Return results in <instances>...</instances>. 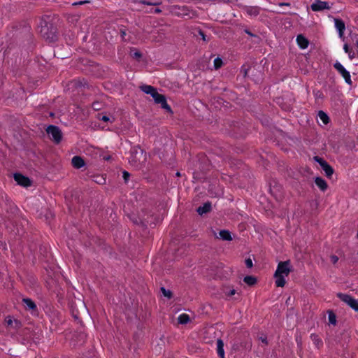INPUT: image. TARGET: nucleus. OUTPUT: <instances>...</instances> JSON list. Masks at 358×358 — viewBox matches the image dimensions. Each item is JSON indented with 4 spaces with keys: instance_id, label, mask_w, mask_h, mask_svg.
Listing matches in <instances>:
<instances>
[{
    "instance_id": "obj_1",
    "label": "nucleus",
    "mask_w": 358,
    "mask_h": 358,
    "mask_svg": "<svg viewBox=\"0 0 358 358\" xmlns=\"http://www.w3.org/2000/svg\"><path fill=\"white\" fill-rule=\"evenodd\" d=\"M147 161V153L140 147H134L131 150L129 159L130 164L137 169H141Z\"/></svg>"
},
{
    "instance_id": "obj_2",
    "label": "nucleus",
    "mask_w": 358,
    "mask_h": 358,
    "mask_svg": "<svg viewBox=\"0 0 358 358\" xmlns=\"http://www.w3.org/2000/svg\"><path fill=\"white\" fill-rule=\"evenodd\" d=\"M38 29L41 36L46 41L53 42L57 40V29L53 24L41 20Z\"/></svg>"
},
{
    "instance_id": "obj_3",
    "label": "nucleus",
    "mask_w": 358,
    "mask_h": 358,
    "mask_svg": "<svg viewBox=\"0 0 358 358\" xmlns=\"http://www.w3.org/2000/svg\"><path fill=\"white\" fill-rule=\"evenodd\" d=\"M289 264V261L280 262L278 264L274 273V277L276 278L275 285L277 287H283L285 285L286 282L284 275L287 276L290 273Z\"/></svg>"
},
{
    "instance_id": "obj_4",
    "label": "nucleus",
    "mask_w": 358,
    "mask_h": 358,
    "mask_svg": "<svg viewBox=\"0 0 358 358\" xmlns=\"http://www.w3.org/2000/svg\"><path fill=\"white\" fill-rule=\"evenodd\" d=\"M132 222L136 224H141L143 227L155 225L153 218V214L147 212L145 209H141L138 217L131 218Z\"/></svg>"
},
{
    "instance_id": "obj_5",
    "label": "nucleus",
    "mask_w": 358,
    "mask_h": 358,
    "mask_svg": "<svg viewBox=\"0 0 358 358\" xmlns=\"http://www.w3.org/2000/svg\"><path fill=\"white\" fill-rule=\"evenodd\" d=\"M46 132L55 143L59 144L62 141V132L57 126L49 125L46 129Z\"/></svg>"
},
{
    "instance_id": "obj_6",
    "label": "nucleus",
    "mask_w": 358,
    "mask_h": 358,
    "mask_svg": "<svg viewBox=\"0 0 358 358\" xmlns=\"http://www.w3.org/2000/svg\"><path fill=\"white\" fill-rule=\"evenodd\" d=\"M337 296L343 302L347 303L351 308L358 313V300L352 298L350 295L338 293Z\"/></svg>"
},
{
    "instance_id": "obj_7",
    "label": "nucleus",
    "mask_w": 358,
    "mask_h": 358,
    "mask_svg": "<svg viewBox=\"0 0 358 358\" xmlns=\"http://www.w3.org/2000/svg\"><path fill=\"white\" fill-rule=\"evenodd\" d=\"M152 97L154 99V101L156 103L161 105L162 108L165 109L169 113H173L171 107L166 102V99L164 95L161 94L157 92Z\"/></svg>"
},
{
    "instance_id": "obj_8",
    "label": "nucleus",
    "mask_w": 358,
    "mask_h": 358,
    "mask_svg": "<svg viewBox=\"0 0 358 358\" xmlns=\"http://www.w3.org/2000/svg\"><path fill=\"white\" fill-rule=\"evenodd\" d=\"M334 67L337 70V71L343 77L345 81L348 85H351L352 82L351 80L350 74L348 71H347L344 66L338 62H336L334 64Z\"/></svg>"
},
{
    "instance_id": "obj_9",
    "label": "nucleus",
    "mask_w": 358,
    "mask_h": 358,
    "mask_svg": "<svg viewBox=\"0 0 358 358\" xmlns=\"http://www.w3.org/2000/svg\"><path fill=\"white\" fill-rule=\"evenodd\" d=\"M314 159L318 162L322 170L325 173L327 177H330L334 173L332 167L322 158L315 156Z\"/></svg>"
},
{
    "instance_id": "obj_10",
    "label": "nucleus",
    "mask_w": 358,
    "mask_h": 358,
    "mask_svg": "<svg viewBox=\"0 0 358 358\" xmlns=\"http://www.w3.org/2000/svg\"><path fill=\"white\" fill-rule=\"evenodd\" d=\"M178 12L177 15L182 17H187L188 19L193 18L196 16V13L194 11L191 10L187 6H181L178 8Z\"/></svg>"
},
{
    "instance_id": "obj_11",
    "label": "nucleus",
    "mask_w": 358,
    "mask_h": 358,
    "mask_svg": "<svg viewBox=\"0 0 358 358\" xmlns=\"http://www.w3.org/2000/svg\"><path fill=\"white\" fill-rule=\"evenodd\" d=\"M310 7L313 11H321L325 9L329 10L330 8L328 2L322 1L320 0H317L315 2L311 4Z\"/></svg>"
},
{
    "instance_id": "obj_12",
    "label": "nucleus",
    "mask_w": 358,
    "mask_h": 358,
    "mask_svg": "<svg viewBox=\"0 0 358 358\" xmlns=\"http://www.w3.org/2000/svg\"><path fill=\"white\" fill-rule=\"evenodd\" d=\"M71 164L76 169H80L85 164L84 159L80 156H74L71 159Z\"/></svg>"
},
{
    "instance_id": "obj_13",
    "label": "nucleus",
    "mask_w": 358,
    "mask_h": 358,
    "mask_svg": "<svg viewBox=\"0 0 358 358\" xmlns=\"http://www.w3.org/2000/svg\"><path fill=\"white\" fill-rule=\"evenodd\" d=\"M22 301L25 306L26 309L36 312L37 307L34 301L29 298H24Z\"/></svg>"
},
{
    "instance_id": "obj_14",
    "label": "nucleus",
    "mask_w": 358,
    "mask_h": 358,
    "mask_svg": "<svg viewBox=\"0 0 358 358\" xmlns=\"http://www.w3.org/2000/svg\"><path fill=\"white\" fill-rule=\"evenodd\" d=\"M244 10L251 16H257L259 14L260 9L257 6H248L243 8Z\"/></svg>"
},
{
    "instance_id": "obj_15",
    "label": "nucleus",
    "mask_w": 358,
    "mask_h": 358,
    "mask_svg": "<svg viewBox=\"0 0 358 358\" xmlns=\"http://www.w3.org/2000/svg\"><path fill=\"white\" fill-rule=\"evenodd\" d=\"M335 21V27L338 31L340 36H342L343 35L344 31L345 29V25L344 22L342 20L340 19H334Z\"/></svg>"
},
{
    "instance_id": "obj_16",
    "label": "nucleus",
    "mask_w": 358,
    "mask_h": 358,
    "mask_svg": "<svg viewBox=\"0 0 358 358\" xmlns=\"http://www.w3.org/2000/svg\"><path fill=\"white\" fill-rule=\"evenodd\" d=\"M296 41L299 47L303 49L306 48L309 44L308 39L301 34L297 36Z\"/></svg>"
},
{
    "instance_id": "obj_17",
    "label": "nucleus",
    "mask_w": 358,
    "mask_h": 358,
    "mask_svg": "<svg viewBox=\"0 0 358 358\" xmlns=\"http://www.w3.org/2000/svg\"><path fill=\"white\" fill-rule=\"evenodd\" d=\"M210 210H211V203H210V202H206L202 206H199L197 208L196 212L199 215H202L204 213H207L210 212Z\"/></svg>"
},
{
    "instance_id": "obj_18",
    "label": "nucleus",
    "mask_w": 358,
    "mask_h": 358,
    "mask_svg": "<svg viewBox=\"0 0 358 358\" xmlns=\"http://www.w3.org/2000/svg\"><path fill=\"white\" fill-rule=\"evenodd\" d=\"M140 88L144 93L150 94L152 96L157 92V90L151 85H144L141 86Z\"/></svg>"
},
{
    "instance_id": "obj_19",
    "label": "nucleus",
    "mask_w": 358,
    "mask_h": 358,
    "mask_svg": "<svg viewBox=\"0 0 358 358\" xmlns=\"http://www.w3.org/2000/svg\"><path fill=\"white\" fill-rule=\"evenodd\" d=\"M217 354L220 358H224V343L222 339L217 341Z\"/></svg>"
},
{
    "instance_id": "obj_20",
    "label": "nucleus",
    "mask_w": 358,
    "mask_h": 358,
    "mask_svg": "<svg viewBox=\"0 0 358 358\" xmlns=\"http://www.w3.org/2000/svg\"><path fill=\"white\" fill-rule=\"evenodd\" d=\"M78 192H76L74 194H71V204L69 206V208H76V204L80 202V197L78 195Z\"/></svg>"
},
{
    "instance_id": "obj_21",
    "label": "nucleus",
    "mask_w": 358,
    "mask_h": 358,
    "mask_svg": "<svg viewBox=\"0 0 358 358\" xmlns=\"http://www.w3.org/2000/svg\"><path fill=\"white\" fill-rule=\"evenodd\" d=\"M220 238L223 241H231L232 237L231 236V233L227 230H221L220 231Z\"/></svg>"
},
{
    "instance_id": "obj_22",
    "label": "nucleus",
    "mask_w": 358,
    "mask_h": 358,
    "mask_svg": "<svg viewBox=\"0 0 358 358\" xmlns=\"http://www.w3.org/2000/svg\"><path fill=\"white\" fill-rule=\"evenodd\" d=\"M244 282L250 286H252L257 283V278L252 275H247L243 279Z\"/></svg>"
},
{
    "instance_id": "obj_23",
    "label": "nucleus",
    "mask_w": 358,
    "mask_h": 358,
    "mask_svg": "<svg viewBox=\"0 0 358 358\" xmlns=\"http://www.w3.org/2000/svg\"><path fill=\"white\" fill-rule=\"evenodd\" d=\"M343 49L346 53L348 54L349 57L352 59L355 57V51L352 50V48H350L348 44H345L343 46Z\"/></svg>"
},
{
    "instance_id": "obj_24",
    "label": "nucleus",
    "mask_w": 358,
    "mask_h": 358,
    "mask_svg": "<svg viewBox=\"0 0 358 358\" xmlns=\"http://www.w3.org/2000/svg\"><path fill=\"white\" fill-rule=\"evenodd\" d=\"M178 323L179 324H187L189 321V317L188 315L187 314H181L178 318Z\"/></svg>"
},
{
    "instance_id": "obj_25",
    "label": "nucleus",
    "mask_w": 358,
    "mask_h": 358,
    "mask_svg": "<svg viewBox=\"0 0 358 358\" xmlns=\"http://www.w3.org/2000/svg\"><path fill=\"white\" fill-rule=\"evenodd\" d=\"M17 185L22 186L23 187H29L33 185V180H15Z\"/></svg>"
},
{
    "instance_id": "obj_26",
    "label": "nucleus",
    "mask_w": 358,
    "mask_h": 358,
    "mask_svg": "<svg viewBox=\"0 0 358 358\" xmlns=\"http://www.w3.org/2000/svg\"><path fill=\"white\" fill-rule=\"evenodd\" d=\"M315 185L323 192L328 187L326 180H315Z\"/></svg>"
},
{
    "instance_id": "obj_27",
    "label": "nucleus",
    "mask_w": 358,
    "mask_h": 358,
    "mask_svg": "<svg viewBox=\"0 0 358 358\" xmlns=\"http://www.w3.org/2000/svg\"><path fill=\"white\" fill-rule=\"evenodd\" d=\"M318 117L322 121L324 124H327L329 121L328 115L322 110H320L318 113Z\"/></svg>"
},
{
    "instance_id": "obj_28",
    "label": "nucleus",
    "mask_w": 358,
    "mask_h": 358,
    "mask_svg": "<svg viewBox=\"0 0 358 358\" xmlns=\"http://www.w3.org/2000/svg\"><path fill=\"white\" fill-rule=\"evenodd\" d=\"M329 322L330 324H336V315L332 310H328Z\"/></svg>"
},
{
    "instance_id": "obj_29",
    "label": "nucleus",
    "mask_w": 358,
    "mask_h": 358,
    "mask_svg": "<svg viewBox=\"0 0 358 358\" xmlns=\"http://www.w3.org/2000/svg\"><path fill=\"white\" fill-rule=\"evenodd\" d=\"M130 56L132 58L140 59L142 57V54L135 48H131L130 50Z\"/></svg>"
},
{
    "instance_id": "obj_30",
    "label": "nucleus",
    "mask_w": 358,
    "mask_h": 358,
    "mask_svg": "<svg viewBox=\"0 0 358 358\" xmlns=\"http://www.w3.org/2000/svg\"><path fill=\"white\" fill-rule=\"evenodd\" d=\"M75 336L79 339L77 345H83L84 343L86 336L83 333L78 334L75 335Z\"/></svg>"
},
{
    "instance_id": "obj_31",
    "label": "nucleus",
    "mask_w": 358,
    "mask_h": 358,
    "mask_svg": "<svg viewBox=\"0 0 358 358\" xmlns=\"http://www.w3.org/2000/svg\"><path fill=\"white\" fill-rule=\"evenodd\" d=\"M161 291L164 296L167 297L168 299L172 298L173 294L171 291L166 289L164 287H161Z\"/></svg>"
},
{
    "instance_id": "obj_32",
    "label": "nucleus",
    "mask_w": 358,
    "mask_h": 358,
    "mask_svg": "<svg viewBox=\"0 0 358 358\" xmlns=\"http://www.w3.org/2000/svg\"><path fill=\"white\" fill-rule=\"evenodd\" d=\"M222 60L220 58L217 57L214 59V68L215 69H220L222 66Z\"/></svg>"
},
{
    "instance_id": "obj_33",
    "label": "nucleus",
    "mask_w": 358,
    "mask_h": 358,
    "mask_svg": "<svg viewBox=\"0 0 358 358\" xmlns=\"http://www.w3.org/2000/svg\"><path fill=\"white\" fill-rule=\"evenodd\" d=\"M310 338L316 345H319V344L322 343L318 336L315 334H312Z\"/></svg>"
},
{
    "instance_id": "obj_34",
    "label": "nucleus",
    "mask_w": 358,
    "mask_h": 358,
    "mask_svg": "<svg viewBox=\"0 0 358 358\" xmlns=\"http://www.w3.org/2000/svg\"><path fill=\"white\" fill-rule=\"evenodd\" d=\"M14 179H29L28 177L24 176L20 173H16L14 174Z\"/></svg>"
},
{
    "instance_id": "obj_35",
    "label": "nucleus",
    "mask_w": 358,
    "mask_h": 358,
    "mask_svg": "<svg viewBox=\"0 0 358 358\" xmlns=\"http://www.w3.org/2000/svg\"><path fill=\"white\" fill-rule=\"evenodd\" d=\"M140 3L141 4H144V5H148V6H151V5H158L159 3H152V2H150L148 1H146V0H141L139 1Z\"/></svg>"
},
{
    "instance_id": "obj_36",
    "label": "nucleus",
    "mask_w": 358,
    "mask_h": 358,
    "mask_svg": "<svg viewBox=\"0 0 358 358\" xmlns=\"http://www.w3.org/2000/svg\"><path fill=\"white\" fill-rule=\"evenodd\" d=\"M245 263L248 268H252L253 266L252 261L250 258L246 259Z\"/></svg>"
},
{
    "instance_id": "obj_37",
    "label": "nucleus",
    "mask_w": 358,
    "mask_h": 358,
    "mask_svg": "<svg viewBox=\"0 0 358 358\" xmlns=\"http://www.w3.org/2000/svg\"><path fill=\"white\" fill-rule=\"evenodd\" d=\"M199 34L201 36V38L203 41H208V38H207V36L204 34V32L202 30L199 31Z\"/></svg>"
},
{
    "instance_id": "obj_38",
    "label": "nucleus",
    "mask_w": 358,
    "mask_h": 358,
    "mask_svg": "<svg viewBox=\"0 0 358 358\" xmlns=\"http://www.w3.org/2000/svg\"><path fill=\"white\" fill-rule=\"evenodd\" d=\"M330 258H331V262L334 264H336L338 261V257L336 255H333L330 257Z\"/></svg>"
},
{
    "instance_id": "obj_39",
    "label": "nucleus",
    "mask_w": 358,
    "mask_h": 358,
    "mask_svg": "<svg viewBox=\"0 0 358 358\" xmlns=\"http://www.w3.org/2000/svg\"><path fill=\"white\" fill-rule=\"evenodd\" d=\"M122 173L123 179H128L131 176L130 173L127 171H122Z\"/></svg>"
},
{
    "instance_id": "obj_40",
    "label": "nucleus",
    "mask_w": 358,
    "mask_h": 358,
    "mask_svg": "<svg viewBox=\"0 0 358 358\" xmlns=\"http://www.w3.org/2000/svg\"><path fill=\"white\" fill-rule=\"evenodd\" d=\"M72 315L73 316V317L76 319V320H78L80 318V314L78 312H76L75 313V310H74V308L73 307V310H72Z\"/></svg>"
},
{
    "instance_id": "obj_41",
    "label": "nucleus",
    "mask_w": 358,
    "mask_h": 358,
    "mask_svg": "<svg viewBox=\"0 0 358 358\" xmlns=\"http://www.w3.org/2000/svg\"><path fill=\"white\" fill-rule=\"evenodd\" d=\"M244 32L247 34H248L249 36H252V37H255V38H258V36L256 35V34H252L249 29H244Z\"/></svg>"
},
{
    "instance_id": "obj_42",
    "label": "nucleus",
    "mask_w": 358,
    "mask_h": 358,
    "mask_svg": "<svg viewBox=\"0 0 358 358\" xmlns=\"http://www.w3.org/2000/svg\"><path fill=\"white\" fill-rule=\"evenodd\" d=\"M99 119L103 122H108L110 120V118L107 115L99 116Z\"/></svg>"
},
{
    "instance_id": "obj_43",
    "label": "nucleus",
    "mask_w": 358,
    "mask_h": 358,
    "mask_svg": "<svg viewBox=\"0 0 358 358\" xmlns=\"http://www.w3.org/2000/svg\"><path fill=\"white\" fill-rule=\"evenodd\" d=\"M88 2H89L88 1H78V2H74L72 5L73 6L83 5V4L87 3Z\"/></svg>"
},
{
    "instance_id": "obj_44",
    "label": "nucleus",
    "mask_w": 358,
    "mask_h": 358,
    "mask_svg": "<svg viewBox=\"0 0 358 358\" xmlns=\"http://www.w3.org/2000/svg\"><path fill=\"white\" fill-rule=\"evenodd\" d=\"M311 206H312L313 207H315V208H317V206H318V203H317V201H312V203H311Z\"/></svg>"
},
{
    "instance_id": "obj_45",
    "label": "nucleus",
    "mask_w": 358,
    "mask_h": 358,
    "mask_svg": "<svg viewBox=\"0 0 358 358\" xmlns=\"http://www.w3.org/2000/svg\"><path fill=\"white\" fill-rule=\"evenodd\" d=\"M279 6H289L290 3H289L281 2V3H279Z\"/></svg>"
},
{
    "instance_id": "obj_46",
    "label": "nucleus",
    "mask_w": 358,
    "mask_h": 358,
    "mask_svg": "<svg viewBox=\"0 0 358 358\" xmlns=\"http://www.w3.org/2000/svg\"><path fill=\"white\" fill-rule=\"evenodd\" d=\"M235 293H236V290L233 289L229 291V292L227 294V295L232 296V295L235 294Z\"/></svg>"
},
{
    "instance_id": "obj_47",
    "label": "nucleus",
    "mask_w": 358,
    "mask_h": 358,
    "mask_svg": "<svg viewBox=\"0 0 358 358\" xmlns=\"http://www.w3.org/2000/svg\"><path fill=\"white\" fill-rule=\"evenodd\" d=\"M260 339H261V341H262V343H265V344H267V343H268V342H267V339H266V337H265V338H262V337H261V338H260Z\"/></svg>"
},
{
    "instance_id": "obj_48",
    "label": "nucleus",
    "mask_w": 358,
    "mask_h": 358,
    "mask_svg": "<svg viewBox=\"0 0 358 358\" xmlns=\"http://www.w3.org/2000/svg\"><path fill=\"white\" fill-rule=\"evenodd\" d=\"M110 158H111V157L110 155H105V156H103V159L106 160V161L110 160Z\"/></svg>"
},
{
    "instance_id": "obj_49",
    "label": "nucleus",
    "mask_w": 358,
    "mask_h": 358,
    "mask_svg": "<svg viewBox=\"0 0 358 358\" xmlns=\"http://www.w3.org/2000/svg\"><path fill=\"white\" fill-rule=\"evenodd\" d=\"M80 305L81 308L83 309V311H85V309H86V306H85V304H83V303H81V302L80 303Z\"/></svg>"
},
{
    "instance_id": "obj_50",
    "label": "nucleus",
    "mask_w": 358,
    "mask_h": 358,
    "mask_svg": "<svg viewBox=\"0 0 358 358\" xmlns=\"http://www.w3.org/2000/svg\"><path fill=\"white\" fill-rule=\"evenodd\" d=\"M286 303H287V305L291 304V297H290V296H289V297H288V299H287V301H286Z\"/></svg>"
},
{
    "instance_id": "obj_51",
    "label": "nucleus",
    "mask_w": 358,
    "mask_h": 358,
    "mask_svg": "<svg viewBox=\"0 0 358 358\" xmlns=\"http://www.w3.org/2000/svg\"><path fill=\"white\" fill-rule=\"evenodd\" d=\"M173 176H176V177H180L181 175H180V173L179 171H176L175 173V175Z\"/></svg>"
},
{
    "instance_id": "obj_52",
    "label": "nucleus",
    "mask_w": 358,
    "mask_h": 358,
    "mask_svg": "<svg viewBox=\"0 0 358 358\" xmlns=\"http://www.w3.org/2000/svg\"><path fill=\"white\" fill-rule=\"evenodd\" d=\"M154 13H161V10H160V9H159V8H156V9L155 10V12H154Z\"/></svg>"
},
{
    "instance_id": "obj_53",
    "label": "nucleus",
    "mask_w": 358,
    "mask_h": 358,
    "mask_svg": "<svg viewBox=\"0 0 358 358\" xmlns=\"http://www.w3.org/2000/svg\"><path fill=\"white\" fill-rule=\"evenodd\" d=\"M7 322L8 324H12V320L10 319H9L8 320H7Z\"/></svg>"
},
{
    "instance_id": "obj_54",
    "label": "nucleus",
    "mask_w": 358,
    "mask_h": 358,
    "mask_svg": "<svg viewBox=\"0 0 358 358\" xmlns=\"http://www.w3.org/2000/svg\"><path fill=\"white\" fill-rule=\"evenodd\" d=\"M247 73H248V71H247V70H245V73H244V76H247Z\"/></svg>"
},
{
    "instance_id": "obj_55",
    "label": "nucleus",
    "mask_w": 358,
    "mask_h": 358,
    "mask_svg": "<svg viewBox=\"0 0 358 358\" xmlns=\"http://www.w3.org/2000/svg\"><path fill=\"white\" fill-rule=\"evenodd\" d=\"M313 179H317V180H319V179H321V178L317 176V177H315Z\"/></svg>"
},
{
    "instance_id": "obj_56",
    "label": "nucleus",
    "mask_w": 358,
    "mask_h": 358,
    "mask_svg": "<svg viewBox=\"0 0 358 358\" xmlns=\"http://www.w3.org/2000/svg\"><path fill=\"white\" fill-rule=\"evenodd\" d=\"M96 182H97L98 184H100V185H103V184H104L103 182L102 183V182H99V181H97Z\"/></svg>"
},
{
    "instance_id": "obj_57",
    "label": "nucleus",
    "mask_w": 358,
    "mask_h": 358,
    "mask_svg": "<svg viewBox=\"0 0 358 358\" xmlns=\"http://www.w3.org/2000/svg\"><path fill=\"white\" fill-rule=\"evenodd\" d=\"M122 35L125 34V31H122Z\"/></svg>"
},
{
    "instance_id": "obj_58",
    "label": "nucleus",
    "mask_w": 358,
    "mask_h": 358,
    "mask_svg": "<svg viewBox=\"0 0 358 358\" xmlns=\"http://www.w3.org/2000/svg\"><path fill=\"white\" fill-rule=\"evenodd\" d=\"M357 47H358V41L357 42Z\"/></svg>"
},
{
    "instance_id": "obj_59",
    "label": "nucleus",
    "mask_w": 358,
    "mask_h": 358,
    "mask_svg": "<svg viewBox=\"0 0 358 358\" xmlns=\"http://www.w3.org/2000/svg\"><path fill=\"white\" fill-rule=\"evenodd\" d=\"M357 53H358V51H357Z\"/></svg>"
}]
</instances>
